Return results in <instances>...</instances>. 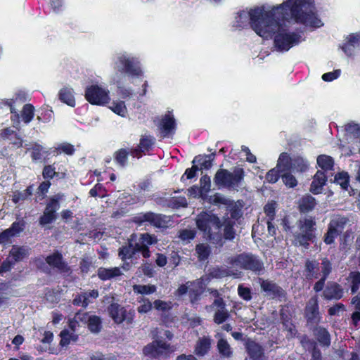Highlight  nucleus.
<instances>
[{"instance_id":"1","label":"nucleus","mask_w":360,"mask_h":360,"mask_svg":"<svg viewBox=\"0 0 360 360\" xmlns=\"http://www.w3.org/2000/svg\"><path fill=\"white\" fill-rule=\"evenodd\" d=\"M281 5H283V8L276 11V15L269 19L270 22L278 24V28L268 39L275 35L274 45L278 51H287L303 40L300 33L290 32L284 28L285 20L294 19L297 22L314 28L323 25L314 12L313 0H288Z\"/></svg>"},{"instance_id":"2","label":"nucleus","mask_w":360,"mask_h":360,"mask_svg":"<svg viewBox=\"0 0 360 360\" xmlns=\"http://www.w3.org/2000/svg\"><path fill=\"white\" fill-rule=\"evenodd\" d=\"M283 8V5L271 6L264 4L249 11H242L236 16L235 26L245 28L250 25L257 35L268 39L272 32L278 28V24L276 22H270L269 19L271 15H276V11Z\"/></svg>"},{"instance_id":"3","label":"nucleus","mask_w":360,"mask_h":360,"mask_svg":"<svg viewBox=\"0 0 360 360\" xmlns=\"http://www.w3.org/2000/svg\"><path fill=\"white\" fill-rule=\"evenodd\" d=\"M158 239L155 236L149 233H141L140 235L133 234L129 239L128 246L123 247L119 252L122 260L131 258L136 252H141L145 258L150 256L148 248L149 245L155 244Z\"/></svg>"},{"instance_id":"4","label":"nucleus","mask_w":360,"mask_h":360,"mask_svg":"<svg viewBox=\"0 0 360 360\" xmlns=\"http://www.w3.org/2000/svg\"><path fill=\"white\" fill-rule=\"evenodd\" d=\"M316 224V220L312 217H304L297 221V230L292 233V243L295 245L307 246L309 241L315 237Z\"/></svg>"},{"instance_id":"5","label":"nucleus","mask_w":360,"mask_h":360,"mask_svg":"<svg viewBox=\"0 0 360 360\" xmlns=\"http://www.w3.org/2000/svg\"><path fill=\"white\" fill-rule=\"evenodd\" d=\"M114 69L120 72H125L131 77H141L143 72L141 68L138 58L127 53H120L113 59Z\"/></svg>"},{"instance_id":"6","label":"nucleus","mask_w":360,"mask_h":360,"mask_svg":"<svg viewBox=\"0 0 360 360\" xmlns=\"http://www.w3.org/2000/svg\"><path fill=\"white\" fill-rule=\"evenodd\" d=\"M198 228L203 231L210 240H217L220 230V221L217 217L211 212H202L196 219Z\"/></svg>"},{"instance_id":"7","label":"nucleus","mask_w":360,"mask_h":360,"mask_svg":"<svg viewBox=\"0 0 360 360\" xmlns=\"http://www.w3.org/2000/svg\"><path fill=\"white\" fill-rule=\"evenodd\" d=\"M227 263L231 265V268L238 267L256 274H260L264 269L263 262L255 255L248 253H243L230 257L228 259Z\"/></svg>"},{"instance_id":"8","label":"nucleus","mask_w":360,"mask_h":360,"mask_svg":"<svg viewBox=\"0 0 360 360\" xmlns=\"http://www.w3.org/2000/svg\"><path fill=\"white\" fill-rule=\"evenodd\" d=\"M174 351V349L172 346L159 338L148 344L143 349V354L152 359L167 358Z\"/></svg>"},{"instance_id":"9","label":"nucleus","mask_w":360,"mask_h":360,"mask_svg":"<svg viewBox=\"0 0 360 360\" xmlns=\"http://www.w3.org/2000/svg\"><path fill=\"white\" fill-rule=\"evenodd\" d=\"M85 98L90 103L98 105H104L110 101L109 90L98 84L86 88Z\"/></svg>"},{"instance_id":"10","label":"nucleus","mask_w":360,"mask_h":360,"mask_svg":"<svg viewBox=\"0 0 360 360\" xmlns=\"http://www.w3.org/2000/svg\"><path fill=\"white\" fill-rule=\"evenodd\" d=\"M243 178V170L236 169L233 173L226 169H219L215 174L214 183L220 186L233 187Z\"/></svg>"},{"instance_id":"11","label":"nucleus","mask_w":360,"mask_h":360,"mask_svg":"<svg viewBox=\"0 0 360 360\" xmlns=\"http://www.w3.org/2000/svg\"><path fill=\"white\" fill-rule=\"evenodd\" d=\"M133 221L139 226L152 225L155 227H165L169 221L168 217L153 212L139 213L134 217Z\"/></svg>"},{"instance_id":"12","label":"nucleus","mask_w":360,"mask_h":360,"mask_svg":"<svg viewBox=\"0 0 360 360\" xmlns=\"http://www.w3.org/2000/svg\"><path fill=\"white\" fill-rule=\"evenodd\" d=\"M64 195L58 193L53 196L50 202L47 204L44 214L40 218V224L46 225L53 222L56 217V212L60 208L59 201L63 198Z\"/></svg>"},{"instance_id":"13","label":"nucleus","mask_w":360,"mask_h":360,"mask_svg":"<svg viewBox=\"0 0 360 360\" xmlns=\"http://www.w3.org/2000/svg\"><path fill=\"white\" fill-rule=\"evenodd\" d=\"M108 311L111 318L117 323H121L124 321H126L128 323H131L133 321L134 311H127L118 304L113 303L110 304Z\"/></svg>"},{"instance_id":"14","label":"nucleus","mask_w":360,"mask_h":360,"mask_svg":"<svg viewBox=\"0 0 360 360\" xmlns=\"http://www.w3.org/2000/svg\"><path fill=\"white\" fill-rule=\"evenodd\" d=\"M158 127L161 131V133L163 134V136H167L174 134L175 131L176 123L175 120L170 112L162 117Z\"/></svg>"},{"instance_id":"15","label":"nucleus","mask_w":360,"mask_h":360,"mask_svg":"<svg viewBox=\"0 0 360 360\" xmlns=\"http://www.w3.org/2000/svg\"><path fill=\"white\" fill-rule=\"evenodd\" d=\"M321 263H319L315 260H308L305 264L304 275L307 279H316L319 276L322 277Z\"/></svg>"},{"instance_id":"16","label":"nucleus","mask_w":360,"mask_h":360,"mask_svg":"<svg viewBox=\"0 0 360 360\" xmlns=\"http://www.w3.org/2000/svg\"><path fill=\"white\" fill-rule=\"evenodd\" d=\"M345 40L342 50L347 56H352L354 49L360 46V34H351L346 37Z\"/></svg>"},{"instance_id":"17","label":"nucleus","mask_w":360,"mask_h":360,"mask_svg":"<svg viewBox=\"0 0 360 360\" xmlns=\"http://www.w3.org/2000/svg\"><path fill=\"white\" fill-rule=\"evenodd\" d=\"M331 271H332L331 263L330 262V261L328 259H327L326 258H324L323 259V264L321 266L322 277L320 278L319 281H318L315 283V285L314 286V290L316 292H319L323 290L324 284H325V281H326V278L328 277V276L330 274Z\"/></svg>"},{"instance_id":"18","label":"nucleus","mask_w":360,"mask_h":360,"mask_svg":"<svg viewBox=\"0 0 360 360\" xmlns=\"http://www.w3.org/2000/svg\"><path fill=\"white\" fill-rule=\"evenodd\" d=\"M342 289L335 283H328L323 291V297L326 300H339L342 297Z\"/></svg>"},{"instance_id":"19","label":"nucleus","mask_w":360,"mask_h":360,"mask_svg":"<svg viewBox=\"0 0 360 360\" xmlns=\"http://www.w3.org/2000/svg\"><path fill=\"white\" fill-rule=\"evenodd\" d=\"M23 222H14L10 229H6L0 234V243H6L11 237L17 236L23 230Z\"/></svg>"},{"instance_id":"20","label":"nucleus","mask_w":360,"mask_h":360,"mask_svg":"<svg viewBox=\"0 0 360 360\" xmlns=\"http://www.w3.org/2000/svg\"><path fill=\"white\" fill-rule=\"evenodd\" d=\"M153 141L154 139L150 136H143L140 140V143L138 148L131 149L130 151V154L133 157L139 158L141 156V152L148 150L153 146L154 143Z\"/></svg>"},{"instance_id":"21","label":"nucleus","mask_w":360,"mask_h":360,"mask_svg":"<svg viewBox=\"0 0 360 360\" xmlns=\"http://www.w3.org/2000/svg\"><path fill=\"white\" fill-rule=\"evenodd\" d=\"M0 137L5 140H8L10 143L16 148L22 146V139L11 128H5L0 131Z\"/></svg>"},{"instance_id":"22","label":"nucleus","mask_w":360,"mask_h":360,"mask_svg":"<svg viewBox=\"0 0 360 360\" xmlns=\"http://www.w3.org/2000/svg\"><path fill=\"white\" fill-rule=\"evenodd\" d=\"M327 177L323 171L319 170L314 176V179L311 184L310 191L314 194L321 192L323 186L325 185Z\"/></svg>"},{"instance_id":"23","label":"nucleus","mask_w":360,"mask_h":360,"mask_svg":"<svg viewBox=\"0 0 360 360\" xmlns=\"http://www.w3.org/2000/svg\"><path fill=\"white\" fill-rule=\"evenodd\" d=\"M216 338L218 339L217 347L219 353L224 357H231L233 354V350L228 341L224 338L222 335L220 333H217L216 335Z\"/></svg>"},{"instance_id":"24","label":"nucleus","mask_w":360,"mask_h":360,"mask_svg":"<svg viewBox=\"0 0 360 360\" xmlns=\"http://www.w3.org/2000/svg\"><path fill=\"white\" fill-rule=\"evenodd\" d=\"M46 260L50 266L56 268L60 272H67L68 271L67 264L63 261L62 256L59 253H54L48 256Z\"/></svg>"},{"instance_id":"25","label":"nucleus","mask_w":360,"mask_h":360,"mask_svg":"<svg viewBox=\"0 0 360 360\" xmlns=\"http://www.w3.org/2000/svg\"><path fill=\"white\" fill-rule=\"evenodd\" d=\"M212 340L209 337H202L196 342L194 353L198 356H205L211 347Z\"/></svg>"},{"instance_id":"26","label":"nucleus","mask_w":360,"mask_h":360,"mask_svg":"<svg viewBox=\"0 0 360 360\" xmlns=\"http://www.w3.org/2000/svg\"><path fill=\"white\" fill-rule=\"evenodd\" d=\"M261 288L266 292V295L271 297H276L283 294L282 288L269 281H262L261 282Z\"/></svg>"},{"instance_id":"27","label":"nucleus","mask_w":360,"mask_h":360,"mask_svg":"<svg viewBox=\"0 0 360 360\" xmlns=\"http://www.w3.org/2000/svg\"><path fill=\"white\" fill-rule=\"evenodd\" d=\"M200 282L197 281L187 282V284L189 285V296L193 303L198 300L205 289Z\"/></svg>"},{"instance_id":"28","label":"nucleus","mask_w":360,"mask_h":360,"mask_svg":"<svg viewBox=\"0 0 360 360\" xmlns=\"http://www.w3.org/2000/svg\"><path fill=\"white\" fill-rule=\"evenodd\" d=\"M214 156V153L210 155H200L193 159V163L198 164L200 169H208L212 167Z\"/></svg>"},{"instance_id":"29","label":"nucleus","mask_w":360,"mask_h":360,"mask_svg":"<svg viewBox=\"0 0 360 360\" xmlns=\"http://www.w3.org/2000/svg\"><path fill=\"white\" fill-rule=\"evenodd\" d=\"M210 275L212 278H221L228 276H239L240 273L233 272L231 268L227 266L214 267L210 270Z\"/></svg>"},{"instance_id":"30","label":"nucleus","mask_w":360,"mask_h":360,"mask_svg":"<svg viewBox=\"0 0 360 360\" xmlns=\"http://www.w3.org/2000/svg\"><path fill=\"white\" fill-rule=\"evenodd\" d=\"M122 274V270L120 267L114 268H99L98 276L102 280H108Z\"/></svg>"},{"instance_id":"31","label":"nucleus","mask_w":360,"mask_h":360,"mask_svg":"<svg viewBox=\"0 0 360 360\" xmlns=\"http://www.w3.org/2000/svg\"><path fill=\"white\" fill-rule=\"evenodd\" d=\"M84 323H88V328L92 333H98L101 328V320L100 317L95 315H89L85 313Z\"/></svg>"},{"instance_id":"32","label":"nucleus","mask_w":360,"mask_h":360,"mask_svg":"<svg viewBox=\"0 0 360 360\" xmlns=\"http://www.w3.org/2000/svg\"><path fill=\"white\" fill-rule=\"evenodd\" d=\"M246 348L252 360H259L263 354L261 346L254 341H248L246 345Z\"/></svg>"},{"instance_id":"33","label":"nucleus","mask_w":360,"mask_h":360,"mask_svg":"<svg viewBox=\"0 0 360 360\" xmlns=\"http://www.w3.org/2000/svg\"><path fill=\"white\" fill-rule=\"evenodd\" d=\"M316 205V200L311 195L303 196L299 202L300 210L302 212H309L311 211Z\"/></svg>"},{"instance_id":"34","label":"nucleus","mask_w":360,"mask_h":360,"mask_svg":"<svg viewBox=\"0 0 360 360\" xmlns=\"http://www.w3.org/2000/svg\"><path fill=\"white\" fill-rule=\"evenodd\" d=\"M348 220L346 217L335 216L330 220L328 227L340 234L344 229Z\"/></svg>"},{"instance_id":"35","label":"nucleus","mask_w":360,"mask_h":360,"mask_svg":"<svg viewBox=\"0 0 360 360\" xmlns=\"http://www.w3.org/2000/svg\"><path fill=\"white\" fill-rule=\"evenodd\" d=\"M59 98L62 102L66 103L69 106L74 107L75 105L73 90L71 88H63L59 92Z\"/></svg>"},{"instance_id":"36","label":"nucleus","mask_w":360,"mask_h":360,"mask_svg":"<svg viewBox=\"0 0 360 360\" xmlns=\"http://www.w3.org/2000/svg\"><path fill=\"white\" fill-rule=\"evenodd\" d=\"M318 301L317 298H311L306 307V314L309 319L314 320L318 315Z\"/></svg>"},{"instance_id":"37","label":"nucleus","mask_w":360,"mask_h":360,"mask_svg":"<svg viewBox=\"0 0 360 360\" xmlns=\"http://www.w3.org/2000/svg\"><path fill=\"white\" fill-rule=\"evenodd\" d=\"M10 255L15 261H20L29 255V248L27 247L13 246Z\"/></svg>"},{"instance_id":"38","label":"nucleus","mask_w":360,"mask_h":360,"mask_svg":"<svg viewBox=\"0 0 360 360\" xmlns=\"http://www.w3.org/2000/svg\"><path fill=\"white\" fill-rule=\"evenodd\" d=\"M317 164L323 171L327 172L333 169L334 161L328 155H321L317 158Z\"/></svg>"},{"instance_id":"39","label":"nucleus","mask_w":360,"mask_h":360,"mask_svg":"<svg viewBox=\"0 0 360 360\" xmlns=\"http://www.w3.org/2000/svg\"><path fill=\"white\" fill-rule=\"evenodd\" d=\"M334 182L340 185L341 188L347 191L349 186V176L347 172H341L335 174Z\"/></svg>"},{"instance_id":"40","label":"nucleus","mask_w":360,"mask_h":360,"mask_svg":"<svg viewBox=\"0 0 360 360\" xmlns=\"http://www.w3.org/2000/svg\"><path fill=\"white\" fill-rule=\"evenodd\" d=\"M110 108L115 114L122 117H125L127 115V108L125 103L122 101H113Z\"/></svg>"},{"instance_id":"41","label":"nucleus","mask_w":360,"mask_h":360,"mask_svg":"<svg viewBox=\"0 0 360 360\" xmlns=\"http://www.w3.org/2000/svg\"><path fill=\"white\" fill-rule=\"evenodd\" d=\"M195 251L200 261L206 260L211 253L210 246L204 243L197 245Z\"/></svg>"},{"instance_id":"42","label":"nucleus","mask_w":360,"mask_h":360,"mask_svg":"<svg viewBox=\"0 0 360 360\" xmlns=\"http://www.w3.org/2000/svg\"><path fill=\"white\" fill-rule=\"evenodd\" d=\"M60 345L62 347L68 345L71 342H75L77 340V335L73 332L70 333L68 330H63L60 332Z\"/></svg>"},{"instance_id":"43","label":"nucleus","mask_w":360,"mask_h":360,"mask_svg":"<svg viewBox=\"0 0 360 360\" xmlns=\"http://www.w3.org/2000/svg\"><path fill=\"white\" fill-rule=\"evenodd\" d=\"M316 335L319 342L323 346H328L330 345V335L325 328H317L316 329Z\"/></svg>"},{"instance_id":"44","label":"nucleus","mask_w":360,"mask_h":360,"mask_svg":"<svg viewBox=\"0 0 360 360\" xmlns=\"http://www.w3.org/2000/svg\"><path fill=\"white\" fill-rule=\"evenodd\" d=\"M133 290L138 294L150 295L156 291V287L154 285H134Z\"/></svg>"},{"instance_id":"45","label":"nucleus","mask_w":360,"mask_h":360,"mask_svg":"<svg viewBox=\"0 0 360 360\" xmlns=\"http://www.w3.org/2000/svg\"><path fill=\"white\" fill-rule=\"evenodd\" d=\"M85 313H77L72 319L69 321V326L73 332H75L80 323H84Z\"/></svg>"},{"instance_id":"46","label":"nucleus","mask_w":360,"mask_h":360,"mask_svg":"<svg viewBox=\"0 0 360 360\" xmlns=\"http://www.w3.org/2000/svg\"><path fill=\"white\" fill-rule=\"evenodd\" d=\"M34 108L31 104H26L22 110V118L25 123H29L34 117Z\"/></svg>"},{"instance_id":"47","label":"nucleus","mask_w":360,"mask_h":360,"mask_svg":"<svg viewBox=\"0 0 360 360\" xmlns=\"http://www.w3.org/2000/svg\"><path fill=\"white\" fill-rule=\"evenodd\" d=\"M289 160V156L286 153H281L278 160L277 169L283 172L288 169Z\"/></svg>"},{"instance_id":"48","label":"nucleus","mask_w":360,"mask_h":360,"mask_svg":"<svg viewBox=\"0 0 360 360\" xmlns=\"http://www.w3.org/2000/svg\"><path fill=\"white\" fill-rule=\"evenodd\" d=\"M90 302H91V301L89 300L87 295H84V292L76 295L72 301L75 305L82 306L83 307H86Z\"/></svg>"},{"instance_id":"49","label":"nucleus","mask_w":360,"mask_h":360,"mask_svg":"<svg viewBox=\"0 0 360 360\" xmlns=\"http://www.w3.org/2000/svg\"><path fill=\"white\" fill-rule=\"evenodd\" d=\"M4 103L5 105H6L9 109L11 113L15 114L13 117H11L12 121L13 122V126L15 128H18L19 125V115L17 113L16 110L13 106V101L12 100H7L6 101H4Z\"/></svg>"},{"instance_id":"50","label":"nucleus","mask_w":360,"mask_h":360,"mask_svg":"<svg viewBox=\"0 0 360 360\" xmlns=\"http://www.w3.org/2000/svg\"><path fill=\"white\" fill-rule=\"evenodd\" d=\"M229 316L228 311L226 309H217L214 314V321L216 323L220 324L225 321Z\"/></svg>"},{"instance_id":"51","label":"nucleus","mask_w":360,"mask_h":360,"mask_svg":"<svg viewBox=\"0 0 360 360\" xmlns=\"http://www.w3.org/2000/svg\"><path fill=\"white\" fill-rule=\"evenodd\" d=\"M139 302L141 303L137 309L139 313L146 314L151 310L153 305L149 300L141 298Z\"/></svg>"},{"instance_id":"52","label":"nucleus","mask_w":360,"mask_h":360,"mask_svg":"<svg viewBox=\"0 0 360 360\" xmlns=\"http://www.w3.org/2000/svg\"><path fill=\"white\" fill-rule=\"evenodd\" d=\"M127 152L125 149H121L115 153V161L121 166H124L127 162Z\"/></svg>"},{"instance_id":"53","label":"nucleus","mask_w":360,"mask_h":360,"mask_svg":"<svg viewBox=\"0 0 360 360\" xmlns=\"http://www.w3.org/2000/svg\"><path fill=\"white\" fill-rule=\"evenodd\" d=\"M200 189L202 193L206 195L210 190L211 181L210 178L207 175L201 177Z\"/></svg>"},{"instance_id":"54","label":"nucleus","mask_w":360,"mask_h":360,"mask_svg":"<svg viewBox=\"0 0 360 360\" xmlns=\"http://www.w3.org/2000/svg\"><path fill=\"white\" fill-rule=\"evenodd\" d=\"M195 231L191 229H184L179 232V238L184 242L188 243L194 238Z\"/></svg>"},{"instance_id":"55","label":"nucleus","mask_w":360,"mask_h":360,"mask_svg":"<svg viewBox=\"0 0 360 360\" xmlns=\"http://www.w3.org/2000/svg\"><path fill=\"white\" fill-rule=\"evenodd\" d=\"M349 278L352 283V291L354 293L359 289V285L360 284V273L357 271L352 272Z\"/></svg>"},{"instance_id":"56","label":"nucleus","mask_w":360,"mask_h":360,"mask_svg":"<svg viewBox=\"0 0 360 360\" xmlns=\"http://www.w3.org/2000/svg\"><path fill=\"white\" fill-rule=\"evenodd\" d=\"M281 177L283 183L288 187H294L297 184L295 176L289 173H284L281 174Z\"/></svg>"},{"instance_id":"57","label":"nucleus","mask_w":360,"mask_h":360,"mask_svg":"<svg viewBox=\"0 0 360 360\" xmlns=\"http://www.w3.org/2000/svg\"><path fill=\"white\" fill-rule=\"evenodd\" d=\"M32 193L30 188H27L22 192H16L14 193L13 196V201L15 203H18V202L25 200Z\"/></svg>"},{"instance_id":"58","label":"nucleus","mask_w":360,"mask_h":360,"mask_svg":"<svg viewBox=\"0 0 360 360\" xmlns=\"http://www.w3.org/2000/svg\"><path fill=\"white\" fill-rule=\"evenodd\" d=\"M275 209H276V203L275 202H269L267 203L264 207V212L268 217V220H273L275 215Z\"/></svg>"},{"instance_id":"59","label":"nucleus","mask_w":360,"mask_h":360,"mask_svg":"<svg viewBox=\"0 0 360 360\" xmlns=\"http://www.w3.org/2000/svg\"><path fill=\"white\" fill-rule=\"evenodd\" d=\"M56 150H58V153H64L67 155H72L75 151L74 146L67 143L60 144L56 148Z\"/></svg>"},{"instance_id":"60","label":"nucleus","mask_w":360,"mask_h":360,"mask_svg":"<svg viewBox=\"0 0 360 360\" xmlns=\"http://www.w3.org/2000/svg\"><path fill=\"white\" fill-rule=\"evenodd\" d=\"M279 172H281L277 167L274 169H271L266 176V179L269 183H275L277 181L279 177Z\"/></svg>"},{"instance_id":"61","label":"nucleus","mask_w":360,"mask_h":360,"mask_svg":"<svg viewBox=\"0 0 360 360\" xmlns=\"http://www.w3.org/2000/svg\"><path fill=\"white\" fill-rule=\"evenodd\" d=\"M154 307L160 311H167L171 308L169 302H167L160 300H155L154 302Z\"/></svg>"},{"instance_id":"62","label":"nucleus","mask_w":360,"mask_h":360,"mask_svg":"<svg viewBox=\"0 0 360 360\" xmlns=\"http://www.w3.org/2000/svg\"><path fill=\"white\" fill-rule=\"evenodd\" d=\"M340 75V70H336L333 72L325 73L322 75L323 80L326 82H331L337 79Z\"/></svg>"},{"instance_id":"63","label":"nucleus","mask_w":360,"mask_h":360,"mask_svg":"<svg viewBox=\"0 0 360 360\" xmlns=\"http://www.w3.org/2000/svg\"><path fill=\"white\" fill-rule=\"evenodd\" d=\"M238 292L240 297H241L245 300H250L251 299V292L248 288L239 285L238 288Z\"/></svg>"},{"instance_id":"64","label":"nucleus","mask_w":360,"mask_h":360,"mask_svg":"<svg viewBox=\"0 0 360 360\" xmlns=\"http://www.w3.org/2000/svg\"><path fill=\"white\" fill-rule=\"evenodd\" d=\"M339 234L328 227V231L324 237V242L326 244H331Z\"/></svg>"}]
</instances>
